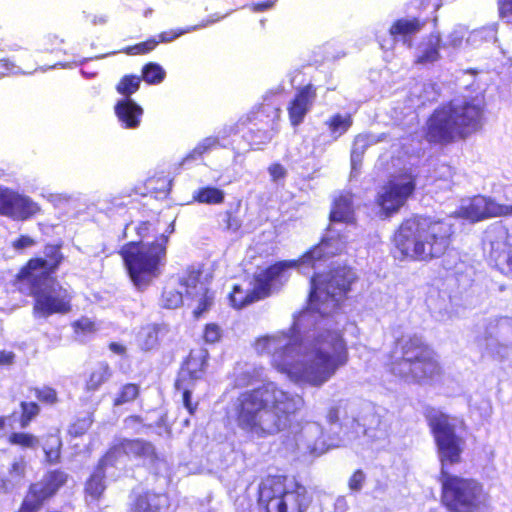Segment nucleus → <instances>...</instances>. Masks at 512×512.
Here are the masks:
<instances>
[{
    "mask_svg": "<svg viewBox=\"0 0 512 512\" xmlns=\"http://www.w3.org/2000/svg\"><path fill=\"white\" fill-rule=\"evenodd\" d=\"M355 272L338 267L311 278L309 308L294 317L288 331L260 337L259 354L270 356L272 366L299 385L321 387L348 362L347 344L332 321L333 313L355 280Z\"/></svg>",
    "mask_w": 512,
    "mask_h": 512,
    "instance_id": "obj_1",
    "label": "nucleus"
},
{
    "mask_svg": "<svg viewBox=\"0 0 512 512\" xmlns=\"http://www.w3.org/2000/svg\"><path fill=\"white\" fill-rule=\"evenodd\" d=\"M426 419L434 437L441 463V502L450 512H488L490 497L476 479L450 474L448 465L461 461L465 441L457 434L464 422L442 411L430 409Z\"/></svg>",
    "mask_w": 512,
    "mask_h": 512,
    "instance_id": "obj_2",
    "label": "nucleus"
},
{
    "mask_svg": "<svg viewBox=\"0 0 512 512\" xmlns=\"http://www.w3.org/2000/svg\"><path fill=\"white\" fill-rule=\"evenodd\" d=\"M303 398L283 390L275 382L241 392L232 400L227 415L252 439L274 436L290 426L291 417L302 409Z\"/></svg>",
    "mask_w": 512,
    "mask_h": 512,
    "instance_id": "obj_3",
    "label": "nucleus"
},
{
    "mask_svg": "<svg viewBox=\"0 0 512 512\" xmlns=\"http://www.w3.org/2000/svg\"><path fill=\"white\" fill-rule=\"evenodd\" d=\"M452 224L430 218L409 219L395 234V246L404 257L427 261L445 253L453 234Z\"/></svg>",
    "mask_w": 512,
    "mask_h": 512,
    "instance_id": "obj_4",
    "label": "nucleus"
},
{
    "mask_svg": "<svg viewBox=\"0 0 512 512\" xmlns=\"http://www.w3.org/2000/svg\"><path fill=\"white\" fill-rule=\"evenodd\" d=\"M387 367L390 372L409 382H421L440 373L434 351L419 336H403L393 347Z\"/></svg>",
    "mask_w": 512,
    "mask_h": 512,
    "instance_id": "obj_5",
    "label": "nucleus"
},
{
    "mask_svg": "<svg viewBox=\"0 0 512 512\" xmlns=\"http://www.w3.org/2000/svg\"><path fill=\"white\" fill-rule=\"evenodd\" d=\"M330 227L327 236L322 242L307 252L299 262V268L305 270L308 267L317 269L321 262L331 256L341 253L346 245V236L341 235V229L338 225L343 223H354V208L352 195L350 193H342L335 199L333 208L330 213ZM303 273H306L303 271Z\"/></svg>",
    "mask_w": 512,
    "mask_h": 512,
    "instance_id": "obj_6",
    "label": "nucleus"
},
{
    "mask_svg": "<svg viewBox=\"0 0 512 512\" xmlns=\"http://www.w3.org/2000/svg\"><path fill=\"white\" fill-rule=\"evenodd\" d=\"M165 235L152 244L130 242L123 246L121 255L134 285L142 289L161 273L166 262Z\"/></svg>",
    "mask_w": 512,
    "mask_h": 512,
    "instance_id": "obj_7",
    "label": "nucleus"
},
{
    "mask_svg": "<svg viewBox=\"0 0 512 512\" xmlns=\"http://www.w3.org/2000/svg\"><path fill=\"white\" fill-rule=\"evenodd\" d=\"M258 492L266 512H304L308 507L306 488L286 476L266 477Z\"/></svg>",
    "mask_w": 512,
    "mask_h": 512,
    "instance_id": "obj_8",
    "label": "nucleus"
},
{
    "mask_svg": "<svg viewBox=\"0 0 512 512\" xmlns=\"http://www.w3.org/2000/svg\"><path fill=\"white\" fill-rule=\"evenodd\" d=\"M299 267L298 261H281L259 272L255 278L253 290L244 291L234 286L230 294V301L235 308H242L260 300L272 291L278 290L289 278L290 270Z\"/></svg>",
    "mask_w": 512,
    "mask_h": 512,
    "instance_id": "obj_9",
    "label": "nucleus"
},
{
    "mask_svg": "<svg viewBox=\"0 0 512 512\" xmlns=\"http://www.w3.org/2000/svg\"><path fill=\"white\" fill-rule=\"evenodd\" d=\"M201 272L199 270H188L179 278L180 289L165 288L162 293L161 305L164 308L175 309L186 300L196 302L194 315L196 318L206 312L212 305L214 296L209 292L205 283L200 281Z\"/></svg>",
    "mask_w": 512,
    "mask_h": 512,
    "instance_id": "obj_10",
    "label": "nucleus"
},
{
    "mask_svg": "<svg viewBox=\"0 0 512 512\" xmlns=\"http://www.w3.org/2000/svg\"><path fill=\"white\" fill-rule=\"evenodd\" d=\"M392 416L384 409L367 406L359 419H353V436L348 440H358V445L379 447L387 443L391 433Z\"/></svg>",
    "mask_w": 512,
    "mask_h": 512,
    "instance_id": "obj_11",
    "label": "nucleus"
},
{
    "mask_svg": "<svg viewBox=\"0 0 512 512\" xmlns=\"http://www.w3.org/2000/svg\"><path fill=\"white\" fill-rule=\"evenodd\" d=\"M31 283L35 298L33 308L36 317H48L54 313H67L70 311L71 296L52 277H39L37 280L26 279Z\"/></svg>",
    "mask_w": 512,
    "mask_h": 512,
    "instance_id": "obj_12",
    "label": "nucleus"
},
{
    "mask_svg": "<svg viewBox=\"0 0 512 512\" xmlns=\"http://www.w3.org/2000/svg\"><path fill=\"white\" fill-rule=\"evenodd\" d=\"M415 187V179L411 174L394 175L379 189L377 204L386 216L397 213L411 197Z\"/></svg>",
    "mask_w": 512,
    "mask_h": 512,
    "instance_id": "obj_13",
    "label": "nucleus"
},
{
    "mask_svg": "<svg viewBox=\"0 0 512 512\" xmlns=\"http://www.w3.org/2000/svg\"><path fill=\"white\" fill-rule=\"evenodd\" d=\"M512 236L506 226L501 222H495L484 232L483 251L488 262L500 272H511L507 264L508 254L512 252Z\"/></svg>",
    "mask_w": 512,
    "mask_h": 512,
    "instance_id": "obj_14",
    "label": "nucleus"
},
{
    "mask_svg": "<svg viewBox=\"0 0 512 512\" xmlns=\"http://www.w3.org/2000/svg\"><path fill=\"white\" fill-rule=\"evenodd\" d=\"M463 138L478 131L483 124V103L476 98H455L445 105Z\"/></svg>",
    "mask_w": 512,
    "mask_h": 512,
    "instance_id": "obj_15",
    "label": "nucleus"
},
{
    "mask_svg": "<svg viewBox=\"0 0 512 512\" xmlns=\"http://www.w3.org/2000/svg\"><path fill=\"white\" fill-rule=\"evenodd\" d=\"M456 214L475 223L494 217L512 216V204H500L492 197L476 195L463 199Z\"/></svg>",
    "mask_w": 512,
    "mask_h": 512,
    "instance_id": "obj_16",
    "label": "nucleus"
},
{
    "mask_svg": "<svg viewBox=\"0 0 512 512\" xmlns=\"http://www.w3.org/2000/svg\"><path fill=\"white\" fill-rule=\"evenodd\" d=\"M484 341L487 349L504 359L512 349V318L507 316L495 317L488 320Z\"/></svg>",
    "mask_w": 512,
    "mask_h": 512,
    "instance_id": "obj_17",
    "label": "nucleus"
},
{
    "mask_svg": "<svg viewBox=\"0 0 512 512\" xmlns=\"http://www.w3.org/2000/svg\"><path fill=\"white\" fill-rule=\"evenodd\" d=\"M67 481V474L55 470L43 477V479L30 486V490L24 499L19 512H37L43 502L53 496Z\"/></svg>",
    "mask_w": 512,
    "mask_h": 512,
    "instance_id": "obj_18",
    "label": "nucleus"
},
{
    "mask_svg": "<svg viewBox=\"0 0 512 512\" xmlns=\"http://www.w3.org/2000/svg\"><path fill=\"white\" fill-rule=\"evenodd\" d=\"M291 433L300 453L318 456L330 447L324 438L323 427L317 422L298 423L292 427Z\"/></svg>",
    "mask_w": 512,
    "mask_h": 512,
    "instance_id": "obj_19",
    "label": "nucleus"
},
{
    "mask_svg": "<svg viewBox=\"0 0 512 512\" xmlns=\"http://www.w3.org/2000/svg\"><path fill=\"white\" fill-rule=\"evenodd\" d=\"M426 139L430 143L449 144L459 139H464L454 125L450 112L445 105L436 109L429 117L426 124Z\"/></svg>",
    "mask_w": 512,
    "mask_h": 512,
    "instance_id": "obj_20",
    "label": "nucleus"
},
{
    "mask_svg": "<svg viewBox=\"0 0 512 512\" xmlns=\"http://www.w3.org/2000/svg\"><path fill=\"white\" fill-rule=\"evenodd\" d=\"M426 139L430 143L449 144L459 139H464L454 125L450 112L445 105L436 109L429 117L426 124Z\"/></svg>",
    "mask_w": 512,
    "mask_h": 512,
    "instance_id": "obj_21",
    "label": "nucleus"
},
{
    "mask_svg": "<svg viewBox=\"0 0 512 512\" xmlns=\"http://www.w3.org/2000/svg\"><path fill=\"white\" fill-rule=\"evenodd\" d=\"M40 211L30 197L9 188L0 187V214L14 220H26Z\"/></svg>",
    "mask_w": 512,
    "mask_h": 512,
    "instance_id": "obj_22",
    "label": "nucleus"
},
{
    "mask_svg": "<svg viewBox=\"0 0 512 512\" xmlns=\"http://www.w3.org/2000/svg\"><path fill=\"white\" fill-rule=\"evenodd\" d=\"M45 258H36L28 262L20 273V279H33L37 280L39 277L50 276V273L54 272L61 260L62 255L60 248L54 245H48L44 250Z\"/></svg>",
    "mask_w": 512,
    "mask_h": 512,
    "instance_id": "obj_23",
    "label": "nucleus"
},
{
    "mask_svg": "<svg viewBox=\"0 0 512 512\" xmlns=\"http://www.w3.org/2000/svg\"><path fill=\"white\" fill-rule=\"evenodd\" d=\"M205 366L204 356L195 357L190 355L186 367L183 368L179 374V378L176 382L178 390H183V404L190 414H194L197 404H193L191 401V382L198 380L202 377Z\"/></svg>",
    "mask_w": 512,
    "mask_h": 512,
    "instance_id": "obj_24",
    "label": "nucleus"
},
{
    "mask_svg": "<svg viewBox=\"0 0 512 512\" xmlns=\"http://www.w3.org/2000/svg\"><path fill=\"white\" fill-rule=\"evenodd\" d=\"M123 455L153 460L155 448L151 443L143 440L122 439L115 443L105 456L106 460H110V465H113Z\"/></svg>",
    "mask_w": 512,
    "mask_h": 512,
    "instance_id": "obj_25",
    "label": "nucleus"
},
{
    "mask_svg": "<svg viewBox=\"0 0 512 512\" xmlns=\"http://www.w3.org/2000/svg\"><path fill=\"white\" fill-rule=\"evenodd\" d=\"M315 99L316 89L311 84L298 91L288 107L289 119L294 127L303 122L306 114L312 108Z\"/></svg>",
    "mask_w": 512,
    "mask_h": 512,
    "instance_id": "obj_26",
    "label": "nucleus"
},
{
    "mask_svg": "<svg viewBox=\"0 0 512 512\" xmlns=\"http://www.w3.org/2000/svg\"><path fill=\"white\" fill-rule=\"evenodd\" d=\"M425 22L418 18H401L395 21L389 29L395 41H401L408 48L412 47L413 37L424 27Z\"/></svg>",
    "mask_w": 512,
    "mask_h": 512,
    "instance_id": "obj_27",
    "label": "nucleus"
},
{
    "mask_svg": "<svg viewBox=\"0 0 512 512\" xmlns=\"http://www.w3.org/2000/svg\"><path fill=\"white\" fill-rule=\"evenodd\" d=\"M115 114L126 129H136L141 123L143 109L131 98L119 100L115 105Z\"/></svg>",
    "mask_w": 512,
    "mask_h": 512,
    "instance_id": "obj_28",
    "label": "nucleus"
},
{
    "mask_svg": "<svg viewBox=\"0 0 512 512\" xmlns=\"http://www.w3.org/2000/svg\"><path fill=\"white\" fill-rule=\"evenodd\" d=\"M167 509L168 498L166 495L146 492L133 500L128 512H166Z\"/></svg>",
    "mask_w": 512,
    "mask_h": 512,
    "instance_id": "obj_29",
    "label": "nucleus"
},
{
    "mask_svg": "<svg viewBox=\"0 0 512 512\" xmlns=\"http://www.w3.org/2000/svg\"><path fill=\"white\" fill-rule=\"evenodd\" d=\"M441 37L438 33H431L424 37L415 50L416 64H431L439 60Z\"/></svg>",
    "mask_w": 512,
    "mask_h": 512,
    "instance_id": "obj_30",
    "label": "nucleus"
},
{
    "mask_svg": "<svg viewBox=\"0 0 512 512\" xmlns=\"http://www.w3.org/2000/svg\"><path fill=\"white\" fill-rule=\"evenodd\" d=\"M168 332L169 328L166 324H148L138 332V345L142 350H152L159 345L160 338L164 337Z\"/></svg>",
    "mask_w": 512,
    "mask_h": 512,
    "instance_id": "obj_31",
    "label": "nucleus"
},
{
    "mask_svg": "<svg viewBox=\"0 0 512 512\" xmlns=\"http://www.w3.org/2000/svg\"><path fill=\"white\" fill-rule=\"evenodd\" d=\"M110 464V460H106V456H104L100 461L90 476V478L86 482L85 492L87 498L89 497L91 501L98 500L100 496L103 494L106 486L104 483L105 478V467Z\"/></svg>",
    "mask_w": 512,
    "mask_h": 512,
    "instance_id": "obj_32",
    "label": "nucleus"
},
{
    "mask_svg": "<svg viewBox=\"0 0 512 512\" xmlns=\"http://www.w3.org/2000/svg\"><path fill=\"white\" fill-rule=\"evenodd\" d=\"M353 124V119L350 114H334L330 116L324 125L330 133V136L335 141L343 134H345Z\"/></svg>",
    "mask_w": 512,
    "mask_h": 512,
    "instance_id": "obj_33",
    "label": "nucleus"
},
{
    "mask_svg": "<svg viewBox=\"0 0 512 512\" xmlns=\"http://www.w3.org/2000/svg\"><path fill=\"white\" fill-rule=\"evenodd\" d=\"M112 375L111 369L107 363L97 364L86 381L87 391H97L102 384L107 382Z\"/></svg>",
    "mask_w": 512,
    "mask_h": 512,
    "instance_id": "obj_34",
    "label": "nucleus"
},
{
    "mask_svg": "<svg viewBox=\"0 0 512 512\" xmlns=\"http://www.w3.org/2000/svg\"><path fill=\"white\" fill-rule=\"evenodd\" d=\"M225 198L223 190L215 187H203L193 192V199L199 203L204 204H221Z\"/></svg>",
    "mask_w": 512,
    "mask_h": 512,
    "instance_id": "obj_35",
    "label": "nucleus"
},
{
    "mask_svg": "<svg viewBox=\"0 0 512 512\" xmlns=\"http://www.w3.org/2000/svg\"><path fill=\"white\" fill-rule=\"evenodd\" d=\"M61 446L62 442L58 434L51 433L44 437L42 448L48 462L55 463L59 460Z\"/></svg>",
    "mask_w": 512,
    "mask_h": 512,
    "instance_id": "obj_36",
    "label": "nucleus"
},
{
    "mask_svg": "<svg viewBox=\"0 0 512 512\" xmlns=\"http://www.w3.org/2000/svg\"><path fill=\"white\" fill-rule=\"evenodd\" d=\"M165 76V70L157 63H148L142 69V78L149 84H159Z\"/></svg>",
    "mask_w": 512,
    "mask_h": 512,
    "instance_id": "obj_37",
    "label": "nucleus"
},
{
    "mask_svg": "<svg viewBox=\"0 0 512 512\" xmlns=\"http://www.w3.org/2000/svg\"><path fill=\"white\" fill-rule=\"evenodd\" d=\"M140 82L141 78L139 76L126 75L117 84L116 90L118 93L124 95L125 98H130V96L139 89Z\"/></svg>",
    "mask_w": 512,
    "mask_h": 512,
    "instance_id": "obj_38",
    "label": "nucleus"
},
{
    "mask_svg": "<svg viewBox=\"0 0 512 512\" xmlns=\"http://www.w3.org/2000/svg\"><path fill=\"white\" fill-rule=\"evenodd\" d=\"M219 222L226 232L236 233L242 226V220L231 210L219 214Z\"/></svg>",
    "mask_w": 512,
    "mask_h": 512,
    "instance_id": "obj_39",
    "label": "nucleus"
},
{
    "mask_svg": "<svg viewBox=\"0 0 512 512\" xmlns=\"http://www.w3.org/2000/svg\"><path fill=\"white\" fill-rule=\"evenodd\" d=\"M9 442L23 448L35 449L39 446V439L29 433L15 432L9 436Z\"/></svg>",
    "mask_w": 512,
    "mask_h": 512,
    "instance_id": "obj_40",
    "label": "nucleus"
},
{
    "mask_svg": "<svg viewBox=\"0 0 512 512\" xmlns=\"http://www.w3.org/2000/svg\"><path fill=\"white\" fill-rule=\"evenodd\" d=\"M139 387L136 384H125L114 399V405L120 406L129 403L137 398Z\"/></svg>",
    "mask_w": 512,
    "mask_h": 512,
    "instance_id": "obj_41",
    "label": "nucleus"
},
{
    "mask_svg": "<svg viewBox=\"0 0 512 512\" xmlns=\"http://www.w3.org/2000/svg\"><path fill=\"white\" fill-rule=\"evenodd\" d=\"M218 145L219 141L217 138L207 137L203 139L189 155H187V157L184 159V162L197 159L201 157L204 153L210 151L211 149L217 147Z\"/></svg>",
    "mask_w": 512,
    "mask_h": 512,
    "instance_id": "obj_42",
    "label": "nucleus"
},
{
    "mask_svg": "<svg viewBox=\"0 0 512 512\" xmlns=\"http://www.w3.org/2000/svg\"><path fill=\"white\" fill-rule=\"evenodd\" d=\"M22 414L20 417L21 428H26L30 422L39 414L40 408L35 402H21Z\"/></svg>",
    "mask_w": 512,
    "mask_h": 512,
    "instance_id": "obj_43",
    "label": "nucleus"
},
{
    "mask_svg": "<svg viewBox=\"0 0 512 512\" xmlns=\"http://www.w3.org/2000/svg\"><path fill=\"white\" fill-rule=\"evenodd\" d=\"M218 20H219V18L218 19H212V20L206 21V22H204V23H202L200 25L189 27L186 30L163 32V33L160 34V39H161L162 42H170V41L178 38L179 36L183 35L184 33L195 31L198 28L206 27L207 25H209L211 23H214V22H216Z\"/></svg>",
    "mask_w": 512,
    "mask_h": 512,
    "instance_id": "obj_44",
    "label": "nucleus"
},
{
    "mask_svg": "<svg viewBox=\"0 0 512 512\" xmlns=\"http://www.w3.org/2000/svg\"><path fill=\"white\" fill-rule=\"evenodd\" d=\"M92 422L90 415L80 418L70 426L69 433L74 437L81 436L91 427Z\"/></svg>",
    "mask_w": 512,
    "mask_h": 512,
    "instance_id": "obj_45",
    "label": "nucleus"
},
{
    "mask_svg": "<svg viewBox=\"0 0 512 512\" xmlns=\"http://www.w3.org/2000/svg\"><path fill=\"white\" fill-rule=\"evenodd\" d=\"M73 327L75 330V333L83 336H86L88 334H92L96 331L95 323L87 318L83 317L73 323Z\"/></svg>",
    "mask_w": 512,
    "mask_h": 512,
    "instance_id": "obj_46",
    "label": "nucleus"
},
{
    "mask_svg": "<svg viewBox=\"0 0 512 512\" xmlns=\"http://www.w3.org/2000/svg\"><path fill=\"white\" fill-rule=\"evenodd\" d=\"M35 397L46 404H54L57 402V392L51 387H42L34 389Z\"/></svg>",
    "mask_w": 512,
    "mask_h": 512,
    "instance_id": "obj_47",
    "label": "nucleus"
},
{
    "mask_svg": "<svg viewBox=\"0 0 512 512\" xmlns=\"http://www.w3.org/2000/svg\"><path fill=\"white\" fill-rule=\"evenodd\" d=\"M275 135L274 130H261L251 131V140L253 145L259 146L266 144L272 140Z\"/></svg>",
    "mask_w": 512,
    "mask_h": 512,
    "instance_id": "obj_48",
    "label": "nucleus"
},
{
    "mask_svg": "<svg viewBox=\"0 0 512 512\" xmlns=\"http://www.w3.org/2000/svg\"><path fill=\"white\" fill-rule=\"evenodd\" d=\"M366 481V475L362 470H356L349 478L348 487L352 492H359Z\"/></svg>",
    "mask_w": 512,
    "mask_h": 512,
    "instance_id": "obj_49",
    "label": "nucleus"
},
{
    "mask_svg": "<svg viewBox=\"0 0 512 512\" xmlns=\"http://www.w3.org/2000/svg\"><path fill=\"white\" fill-rule=\"evenodd\" d=\"M157 45V42L155 40H148L146 42H142L139 44H136L134 46H130L126 49V53L130 55L135 54H142L147 53L151 50H153Z\"/></svg>",
    "mask_w": 512,
    "mask_h": 512,
    "instance_id": "obj_50",
    "label": "nucleus"
},
{
    "mask_svg": "<svg viewBox=\"0 0 512 512\" xmlns=\"http://www.w3.org/2000/svg\"><path fill=\"white\" fill-rule=\"evenodd\" d=\"M465 30L462 27L455 28L447 37L446 45L457 48L462 44L465 37Z\"/></svg>",
    "mask_w": 512,
    "mask_h": 512,
    "instance_id": "obj_51",
    "label": "nucleus"
},
{
    "mask_svg": "<svg viewBox=\"0 0 512 512\" xmlns=\"http://www.w3.org/2000/svg\"><path fill=\"white\" fill-rule=\"evenodd\" d=\"M242 374H243V376H245V378H242L240 375L237 376V378H236L237 385H240V386L248 385L254 378H257L260 376V373L257 372L250 365H245V368H244Z\"/></svg>",
    "mask_w": 512,
    "mask_h": 512,
    "instance_id": "obj_52",
    "label": "nucleus"
},
{
    "mask_svg": "<svg viewBox=\"0 0 512 512\" xmlns=\"http://www.w3.org/2000/svg\"><path fill=\"white\" fill-rule=\"evenodd\" d=\"M0 67L5 70V72H0V79L6 75L24 74V72L9 59H1Z\"/></svg>",
    "mask_w": 512,
    "mask_h": 512,
    "instance_id": "obj_53",
    "label": "nucleus"
},
{
    "mask_svg": "<svg viewBox=\"0 0 512 512\" xmlns=\"http://www.w3.org/2000/svg\"><path fill=\"white\" fill-rule=\"evenodd\" d=\"M221 331L216 324H208L204 331V339L208 343H215L220 339Z\"/></svg>",
    "mask_w": 512,
    "mask_h": 512,
    "instance_id": "obj_54",
    "label": "nucleus"
},
{
    "mask_svg": "<svg viewBox=\"0 0 512 512\" xmlns=\"http://www.w3.org/2000/svg\"><path fill=\"white\" fill-rule=\"evenodd\" d=\"M370 144L371 141L369 139V136L360 134L356 136L354 140L352 151L358 152V154L363 155Z\"/></svg>",
    "mask_w": 512,
    "mask_h": 512,
    "instance_id": "obj_55",
    "label": "nucleus"
},
{
    "mask_svg": "<svg viewBox=\"0 0 512 512\" xmlns=\"http://www.w3.org/2000/svg\"><path fill=\"white\" fill-rule=\"evenodd\" d=\"M269 174L272 177L273 181H277L281 178H284L286 175V170L281 164H273L269 167Z\"/></svg>",
    "mask_w": 512,
    "mask_h": 512,
    "instance_id": "obj_56",
    "label": "nucleus"
},
{
    "mask_svg": "<svg viewBox=\"0 0 512 512\" xmlns=\"http://www.w3.org/2000/svg\"><path fill=\"white\" fill-rule=\"evenodd\" d=\"M34 244V240L29 236H21L13 242V247L17 250L28 248Z\"/></svg>",
    "mask_w": 512,
    "mask_h": 512,
    "instance_id": "obj_57",
    "label": "nucleus"
},
{
    "mask_svg": "<svg viewBox=\"0 0 512 512\" xmlns=\"http://www.w3.org/2000/svg\"><path fill=\"white\" fill-rule=\"evenodd\" d=\"M363 155L351 151V174L356 175L362 163Z\"/></svg>",
    "mask_w": 512,
    "mask_h": 512,
    "instance_id": "obj_58",
    "label": "nucleus"
},
{
    "mask_svg": "<svg viewBox=\"0 0 512 512\" xmlns=\"http://www.w3.org/2000/svg\"><path fill=\"white\" fill-rule=\"evenodd\" d=\"M15 354L11 351L0 350V366L11 365L14 362Z\"/></svg>",
    "mask_w": 512,
    "mask_h": 512,
    "instance_id": "obj_59",
    "label": "nucleus"
},
{
    "mask_svg": "<svg viewBox=\"0 0 512 512\" xmlns=\"http://www.w3.org/2000/svg\"><path fill=\"white\" fill-rule=\"evenodd\" d=\"M499 10L503 17L512 15V0H499Z\"/></svg>",
    "mask_w": 512,
    "mask_h": 512,
    "instance_id": "obj_60",
    "label": "nucleus"
},
{
    "mask_svg": "<svg viewBox=\"0 0 512 512\" xmlns=\"http://www.w3.org/2000/svg\"><path fill=\"white\" fill-rule=\"evenodd\" d=\"M483 34L484 31L482 30H475L469 34L467 37V43L470 45H477L480 41L483 40Z\"/></svg>",
    "mask_w": 512,
    "mask_h": 512,
    "instance_id": "obj_61",
    "label": "nucleus"
},
{
    "mask_svg": "<svg viewBox=\"0 0 512 512\" xmlns=\"http://www.w3.org/2000/svg\"><path fill=\"white\" fill-rule=\"evenodd\" d=\"M349 506L344 496H339L334 503L335 512H347Z\"/></svg>",
    "mask_w": 512,
    "mask_h": 512,
    "instance_id": "obj_62",
    "label": "nucleus"
},
{
    "mask_svg": "<svg viewBox=\"0 0 512 512\" xmlns=\"http://www.w3.org/2000/svg\"><path fill=\"white\" fill-rule=\"evenodd\" d=\"M275 2H276V0H268L264 3L253 4L252 10L254 12H262L264 10L271 8Z\"/></svg>",
    "mask_w": 512,
    "mask_h": 512,
    "instance_id": "obj_63",
    "label": "nucleus"
},
{
    "mask_svg": "<svg viewBox=\"0 0 512 512\" xmlns=\"http://www.w3.org/2000/svg\"><path fill=\"white\" fill-rule=\"evenodd\" d=\"M327 421L331 424L339 421V409L337 407H331L327 413Z\"/></svg>",
    "mask_w": 512,
    "mask_h": 512,
    "instance_id": "obj_64",
    "label": "nucleus"
}]
</instances>
